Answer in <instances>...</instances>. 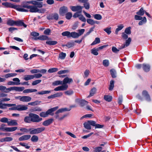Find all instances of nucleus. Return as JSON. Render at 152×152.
<instances>
[{"label":"nucleus","instance_id":"obj_1","mask_svg":"<svg viewBox=\"0 0 152 152\" xmlns=\"http://www.w3.org/2000/svg\"><path fill=\"white\" fill-rule=\"evenodd\" d=\"M73 82L72 78L68 77L65 78L63 81V85L55 88L54 90L56 91H63L66 90L68 88L67 84H70Z\"/></svg>","mask_w":152,"mask_h":152},{"label":"nucleus","instance_id":"obj_2","mask_svg":"<svg viewBox=\"0 0 152 152\" xmlns=\"http://www.w3.org/2000/svg\"><path fill=\"white\" fill-rule=\"evenodd\" d=\"M2 5L6 7H10L15 9L17 10L22 12H28V11L23 9L20 5H15L12 4L8 2L2 3Z\"/></svg>","mask_w":152,"mask_h":152},{"label":"nucleus","instance_id":"obj_3","mask_svg":"<svg viewBox=\"0 0 152 152\" xmlns=\"http://www.w3.org/2000/svg\"><path fill=\"white\" fill-rule=\"evenodd\" d=\"M15 104V105L12 106V107L9 109L10 110H15L18 111H23L25 110L28 109L27 106L23 105H16L15 104Z\"/></svg>","mask_w":152,"mask_h":152},{"label":"nucleus","instance_id":"obj_4","mask_svg":"<svg viewBox=\"0 0 152 152\" xmlns=\"http://www.w3.org/2000/svg\"><path fill=\"white\" fill-rule=\"evenodd\" d=\"M22 7L23 9L26 8L29 9V10H28V12L29 11L31 12H38V8H39L37 5L31 6L27 5H23Z\"/></svg>","mask_w":152,"mask_h":152},{"label":"nucleus","instance_id":"obj_5","mask_svg":"<svg viewBox=\"0 0 152 152\" xmlns=\"http://www.w3.org/2000/svg\"><path fill=\"white\" fill-rule=\"evenodd\" d=\"M29 115L31 118V121L33 122L38 123L41 121L42 119L39 116L35 114L30 113Z\"/></svg>","mask_w":152,"mask_h":152},{"label":"nucleus","instance_id":"obj_6","mask_svg":"<svg viewBox=\"0 0 152 152\" xmlns=\"http://www.w3.org/2000/svg\"><path fill=\"white\" fill-rule=\"evenodd\" d=\"M85 30L84 29H80L78 30V33L75 32H72L70 33V37L73 38H77L82 35L84 32Z\"/></svg>","mask_w":152,"mask_h":152},{"label":"nucleus","instance_id":"obj_7","mask_svg":"<svg viewBox=\"0 0 152 152\" xmlns=\"http://www.w3.org/2000/svg\"><path fill=\"white\" fill-rule=\"evenodd\" d=\"M15 99H19L20 101L23 102H28L31 100V98L27 96H15Z\"/></svg>","mask_w":152,"mask_h":152},{"label":"nucleus","instance_id":"obj_8","mask_svg":"<svg viewBox=\"0 0 152 152\" xmlns=\"http://www.w3.org/2000/svg\"><path fill=\"white\" fill-rule=\"evenodd\" d=\"M71 10L73 12H77L81 13L82 12V9L84 7L77 5L76 6H70Z\"/></svg>","mask_w":152,"mask_h":152},{"label":"nucleus","instance_id":"obj_9","mask_svg":"<svg viewBox=\"0 0 152 152\" xmlns=\"http://www.w3.org/2000/svg\"><path fill=\"white\" fill-rule=\"evenodd\" d=\"M95 122L93 121H88L87 122H85L83 124V125L84 127L88 129H91V125L93 126L94 125Z\"/></svg>","mask_w":152,"mask_h":152},{"label":"nucleus","instance_id":"obj_10","mask_svg":"<svg viewBox=\"0 0 152 152\" xmlns=\"http://www.w3.org/2000/svg\"><path fill=\"white\" fill-rule=\"evenodd\" d=\"M45 127H40L35 129L30 132V134H36L41 133L45 130Z\"/></svg>","mask_w":152,"mask_h":152},{"label":"nucleus","instance_id":"obj_11","mask_svg":"<svg viewBox=\"0 0 152 152\" xmlns=\"http://www.w3.org/2000/svg\"><path fill=\"white\" fill-rule=\"evenodd\" d=\"M142 95L143 97L146 101L148 102L151 101V99L150 96L147 91L145 90L143 91L142 92Z\"/></svg>","mask_w":152,"mask_h":152},{"label":"nucleus","instance_id":"obj_12","mask_svg":"<svg viewBox=\"0 0 152 152\" xmlns=\"http://www.w3.org/2000/svg\"><path fill=\"white\" fill-rule=\"evenodd\" d=\"M26 3L31 4L34 5H37L39 8H42L43 6V3L41 2H38L36 1H31L26 2Z\"/></svg>","mask_w":152,"mask_h":152},{"label":"nucleus","instance_id":"obj_13","mask_svg":"<svg viewBox=\"0 0 152 152\" xmlns=\"http://www.w3.org/2000/svg\"><path fill=\"white\" fill-rule=\"evenodd\" d=\"M68 11V8L66 6H63L61 7L59 10V13L62 16H64Z\"/></svg>","mask_w":152,"mask_h":152},{"label":"nucleus","instance_id":"obj_14","mask_svg":"<svg viewBox=\"0 0 152 152\" xmlns=\"http://www.w3.org/2000/svg\"><path fill=\"white\" fill-rule=\"evenodd\" d=\"M131 41V38L130 37L128 39L126 40L125 43L121 46L119 49H121L128 46L129 45Z\"/></svg>","mask_w":152,"mask_h":152},{"label":"nucleus","instance_id":"obj_15","mask_svg":"<svg viewBox=\"0 0 152 152\" xmlns=\"http://www.w3.org/2000/svg\"><path fill=\"white\" fill-rule=\"evenodd\" d=\"M76 102L81 107L84 106L85 105H87L88 103V102L87 101L84 99H77L76 100Z\"/></svg>","mask_w":152,"mask_h":152},{"label":"nucleus","instance_id":"obj_16","mask_svg":"<svg viewBox=\"0 0 152 152\" xmlns=\"http://www.w3.org/2000/svg\"><path fill=\"white\" fill-rule=\"evenodd\" d=\"M58 106L51 108L50 109H49L47 110V111H46L47 113V114L48 115H51L53 116V113H52L53 112L55 111L56 110H57L58 108Z\"/></svg>","mask_w":152,"mask_h":152},{"label":"nucleus","instance_id":"obj_17","mask_svg":"<svg viewBox=\"0 0 152 152\" xmlns=\"http://www.w3.org/2000/svg\"><path fill=\"white\" fill-rule=\"evenodd\" d=\"M62 95L63 94L62 92L57 93L55 94L48 96V99H53L56 97H61Z\"/></svg>","mask_w":152,"mask_h":152},{"label":"nucleus","instance_id":"obj_18","mask_svg":"<svg viewBox=\"0 0 152 152\" xmlns=\"http://www.w3.org/2000/svg\"><path fill=\"white\" fill-rule=\"evenodd\" d=\"M31 137V136L29 135H24L20 137L18 139V140L19 141L26 140L29 139Z\"/></svg>","mask_w":152,"mask_h":152},{"label":"nucleus","instance_id":"obj_19","mask_svg":"<svg viewBox=\"0 0 152 152\" xmlns=\"http://www.w3.org/2000/svg\"><path fill=\"white\" fill-rule=\"evenodd\" d=\"M142 68L143 70L146 72H149L150 69V66L149 65L146 64H142Z\"/></svg>","mask_w":152,"mask_h":152},{"label":"nucleus","instance_id":"obj_20","mask_svg":"<svg viewBox=\"0 0 152 152\" xmlns=\"http://www.w3.org/2000/svg\"><path fill=\"white\" fill-rule=\"evenodd\" d=\"M53 121V118H50L44 121L42 123V125L45 126H48L52 124Z\"/></svg>","mask_w":152,"mask_h":152},{"label":"nucleus","instance_id":"obj_21","mask_svg":"<svg viewBox=\"0 0 152 152\" xmlns=\"http://www.w3.org/2000/svg\"><path fill=\"white\" fill-rule=\"evenodd\" d=\"M25 88L23 87H11V91L15 90L17 91H21L23 90Z\"/></svg>","mask_w":152,"mask_h":152},{"label":"nucleus","instance_id":"obj_22","mask_svg":"<svg viewBox=\"0 0 152 152\" xmlns=\"http://www.w3.org/2000/svg\"><path fill=\"white\" fill-rule=\"evenodd\" d=\"M11 87L7 88L5 86H1V91L6 93H8L11 91Z\"/></svg>","mask_w":152,"mask_h":152},{"label":"nucleus","instance_id":"obj_23","mask_svg":"<svg viewBox=\"0 0 152 152\" xmlns=\"http://www.w3.org/2000/svg\"><path fill=\"white\" fill-rule=\"evenodd\" d=\"M15 105V104H2L1 103V108L5 109L7 107H10Z\"/></svg>","mask_w":152,"mask_h":152},{"label":"nucleus","instance_id":"obj_24","mask_svg":"<svg viewBox=\"0 0 152 152\" xmlns=\"http://www.w3.org/2000/svg\"><path fill=\"white\" fill-rule=\"evenodd\" d=\"M8 125L9 126H16L18 124L16 120L11 119L8 121Z\"/></svg>","mask_w":152,"mask_h":152},{"label":"nucleus","instance_id":"obj_25","mask_svg":"<svg viewBox=\"0 0 152 152\" xmlns=\"http://www.w3.org/2000/svg\"><path fill=\"white\" fill-rule=\"evenodd\" d=\"M15 25L17 26H23L25 28H26L27 27V25L21 20L16 21Z\"/></svg>","mask_w":152,"mask_h":152},{"label":"nucleus","instance_id":"obj_26","mask_svg":"<svg viewBox=\"0 0 152 152\" xmlns=\"http://www.w3.org/2000/svg\"><path fill=\"white\" fill-rule=\"evenodd\" d=\"M37 91V90L36 89H28L24 90L23 91V93H32L35 92Z\"/></svg>","mask_w":152,"mask_h":152},{"label":"nucleus","instance_id":"obj_27","mask_svg":"<svg viewBox=\"0 0 152 152\" xmlns=\"http://www.w3.org/2000/svg\"><path fill=\"white\" fill-rule=\"evenodd\" d=\"M71 110L70 109H68L66 108H62L58 110L56 112V113H62L66 111H69Z\"/></svg>","mask_w":152,"mask_h":152},{"label":"nucleus","instance_id":"obj_28","mask_svg":"<svg viewBox=\"0 0 152 152\" xmlns=\"http://www.w3.org/2000/svg\"><path fill=\"white\" fill-rule=\"evenodd\" d=\"M96 89L95 88H92L90 91L89 95L88 96V97L92 96L94 95L96 93Z\"/></svg>","mask_w":152,"mask_h":152},{"label":"nucleus","instance_id":"obj_29","mask_svg":"<svg viewBox=\"0 0 152 152\" xmlns=\"http://www.w3.org/2000/svg\"><path fill=\"white\" fill-rule=\"evenodd\" d=\"M13 140V138L11 137H7L1 139V142H10Z\"/></svg>","mask_w":152,"mask_h":152},{"label":"nucleus","instance_id":"obj_30","mask_svg":"<svg viewBox=\"0 0 152 152\" xmlns=\"http://www.w3.org/2000/svg\"><path fill=\"white\" fill-rule=\"evenodd\" d=\"M51 92L50 91H42L38 92L36 93L37 94L43 95L46 94H48Z\"/></svg>","mask_w":152,"mask_h":152},{"label":"nucleus","instance_id":"obj_31","mask_svg":"<svg viewBox=\"0 0 152 152\" xmlns=\"http://www.w3.org/2000/svg\"><path fill=\"white\" fill-rule=\"evenodd\" d=\"M33 76L32 75H27L24 76V80L26 81L33 79Z\"/></svg>","mask_w":152,"mask_h":152},{"label":"nucleus","instance_id":"obj_32","mask_svg":"<svg viewBox=\"0 0 152 152\" xmlns=\"http://www.w3.org/2000/svg\"><path fill=\"white\" fill-rule=\"evenodd\" d=\"M36 39H38L41 40H49V38L48 36L45 35H42L39 36L37 38H36Z\"/></svg>","mask_w":152,"mask_h":152},{"label":"nucleus","instance_id":"obj_33","mask_svg":"<svg viewBox=\"0 0 152 152\" xmlns=\"http://www.w3.org/2000/svg\"><path fill=\"white\" fill-rule=\"evenodd\" d=\"M117 26L118 28L116 29L115 31V34H117L118 31L121 30L124 27L123 24H120L118 25Z\"/></svg>","mask_w":152,"mask_h":152},{"label":"nucleus","instance_id":"obj_34","mask_svg":"<svg viewBox=\"0 0 152 152\" xmlns=\"http://www.w3.org/2000/svg\"><path fill=\"white\" fill-rule=\"evenodd\" d=\"M46 43L50 45H56L58 42L56 41H47Z\"/></svg>","mask_w":152,"mask_h":152},{"label":"nucleus","instance_id":"obj_35","mask_svg":"<svg viewBox=\"0 0 152 152\" xmlns=\"http://www.w3.org/2000/svg\"><path fill=\"white\" fill-rule=\"evenodd\" d=\"M98 51L97 48H94L91 50V53L94 55L97 56L98 54Z\"/></svg>","mask_w":152,"mask_h":152},{"label":"nucleus","instance_id":"obj_36","mask_svg":"<svg viewBox=\"0 0 152 152\" xmlns=\"http://www.w3.org/2000/svg\"><path fill=\"white\" fill-rule=\"evenodd\" d=\"M110 72L112 77L115 78L116 77V72L114 69H111Z\"/></svg>","mask_w":152,"mask_h":152},{"label":"nucleus","instance_id":"obj_37","mask_svg":"<svg viewBox=\"0 0 152 152\" xmlns=\"http://www.w3.org/2000/svg\"><path fill=\"white\" fill-rule=\"evenodd\" d=\"M145 12L143 8L142 7L139 11L136 12V14L142 16L144 15Z\"/></svg>","mask_w":152,"mask_h":152},{"label":"nucleus","instance_id":"obj_38","mask_svg":"<svg viewBox=\"0 0 152 152\" xmlns=\"http://www.w3.org/2000/svg\"><path fill=\"white\" fill-rule=\"evenodd\" d=\"M71 32L69 31H65L63 32L61 34L63 36H66L67 37H70Z\"/></svg>","mask_w":152,"mask_h":152},{"label":"nucleus","instance_id":"obj_39","mask_svg":"<svg viewBox=\"0 0 152 152\" xmlns=\"http://www.w3.org/2000/svg\"><path fill=\"white\" fill-rule=\"evenodd\" d=\"M104 99L106 101L110 102L112 100V97L109 95H105L104 96Z\"/></svg>","mask_w":152,"mask_h":152},{"label":"nucleus","instance_id":"obj_40","mask_svg":"<svg viewBox=\"0 0 152 152\" xmlns=\"http://www.w3.org/2000/svg\"><path fill=\"white\" fill-rule=\"evenodd\" d=\"M100 39L99 37H96L95 40L91 44V45H93L100 42Z\"/></svg>","mask_w":152,"mask_h":152},{"label":"nucleus","instance_id":"obj_41","mask_svg":"<svg viewBox=\"0 0 152 152\" xmlns=\"http://www.w3.org/2000/svg\"><path fill=\"white\" fill-rule=\"evenodd\" d=\"M17 75L16 73H8L5 75L4 76V77L6 78H8L9 77H13L16 76Z\"/></svg>","mask_w":152,"mask_h":152},{"label":"nucleus","instance_id":"obj_42","mask_svg":"<svg viewBox=\"0 0 152 152\" xmlns=\"http://www.w3.org/2000/svg\"><path fill=\"white\" fill-rule=\"evenodd\" d=\"M39 140L38 137L36 135H33L31 137V140L32 142H36Z\"/></svg>","mask_w":152,"mask_h":152},{"label":"nucleus","instance_id":"obj_43","mask_svg":"<svg viewBox=\"0 0 152 152\" xmlns=\"http://www.w3.org/2000/svg\"><path fill=\"white\" fill-rule=\"evenodd\" d=\"M140 21L138 23V24L140 26L146 23L147 19L145 17H144L142 20Z\"/></svg>","mask_w":152,"mask_h":152},{"label":"nucleus","instance_id":"obj_44","mask_svg":"<svg viewBox=\"0 0 152 152\" xmlns=\"http://www.w3.org/2000/svg\"><path fill=\"white\" fill-rule=\"evenodd\" d=\"M15 21L12 20H10L7 22V24L10 26L15 25Z\"/></svg>","mask_w":152,"mask_h":152},{"label":"nucleus","instance_id":"obj_45","mask_svg":"<svg viewBox=\"0 0 152 152\" xmlns=\"http://www.w3.org/2000/svg\"><path fill=\"white\" fill-rule=\"evenodd\" d=\"M75 45V43L74 42H69L65 45V46L69 48H71V47H73Z\"/></svg>","mask_w":152,"mask_h":152},{"label":"nucleus","instance_id":"obj_46","mask_svg":"<svg viewBox=\"0 0 152 152\" xmlns=\"http://www.w3.org/2000/svg\"><path fill=\"white\" fill-rule=\"evenodd\" d=\"M114 82L113 80H111L110 81V86L109 88L110 90L111 91L113 89L114 87Z\"/></svg>","mask_w":152,"mask_h":152},{"label":"nucleus","instance_id":"obj_47","mask_svg":"<svg viewBox=\"0 0 152 152\" xmlns=\"http://www.w3.org/2000/svg\"><path fill=\"white\" fill-rule=\"evenodd\" d=\"M63 85V81L57 80L53 83V85L54 86H58V85Z\"/></svg>","mask_w":152,"mask_h":152},{"label":"nucleus","instance_id":"obj_48","mask_svg":"<svg viewBox=\"0 0 152 152\" xmlns=\"http://www.w3.org/2000/svg\"><path fill=\"white\" fill-rule=\"evenodd\" d=\"M40 102H39L38 101H36L34 102L28 103V104L31 106H35L39 104Z\"/></svg>","mask_w":152,"mask_h":152},{"label":"nucleus","instance_id":"obj_49","mask_svg":"<svg viewBox=\"0 0 152 152\" xmlns=\"http://www.w3.org/2000/svg\"><path fill=\"white\" fill-rule=\"evenodd\" d=\"M58 70V68H53L50 69L48 70V72L49 73H53L56 72Z\"/></svg>","mask_w":152,"mask_h":152},{"label":"nucleus","instance_id":"obj_50","mask_svg":"<svg viewBox=\"0 0 152 152\" xmlns=\"http://www.w3.org/2000/svg\"><path fill=\"white\" fill-rule=\"evenodd\" d=\"M66 18L68 20L70 19L72 17V13L71 12L67 13L66 15Z\"/></svg>","mask_w":152,"mask_h":152},{"label":"nucleus","instance_id":"obj_51","mask_svg":"<svg viewBox=\"0 0 152 152\" xmlns=\"http://www.w3.org/2000/svg\"><path fill=\"white\" fill-rule=\"evenodd\" d=\"M94 18L97 20H101L102 19V16L99 14H96L94 15Z\"/></svg>","mask_w":152,"mask_h":152},{"label":"nucleus","instance_id":"obj_52","mask_svg":"<svg viewBox=\"0 0 152 152\" xmlns=\"http://www.w3.org/2000/svg\"><path fill=\"white\" fill-rule=\"evenodd\" d=\"M24 121L27 123H30L31 121V118L30 116L25 117L24 119Z\"/></svg>","mask_w":152,"mask_h":152},{"label":"nucleus","instance_id":"obj_53","mask_svg":"<svg viewBox=\"0 0 152 152\" xmlns=\"http://www.w3.org/2000/svg\"><path fill=\"white\" fill-rule=\"evenodd\" d=\"M39 115L40 117L43 118L47 117L48 116L47 112H42L40 113L39 114Z\"/></svg>","mask_w":152,"mask_h":152},{"label":"nucleus","instance_id":"obj_54","mask_svg":"<svg viewBox=\"0 0 152 152\" xmlns=\"http://www.w3.org/2000/svg\"><path fill=\"white\" fill-rule=\"evenodd\" d=\"M87 22L89 24L91 25L94 24V21L91 19H87L86 20Z\"/></svg>","mask_w":152,"mask_h":152},{"label":"nucleus","instance_id":"obj_55","mask_svg":"<svg viewBox=\"0 0 152 152\" xmlns=\"http://www.w3.org/2000/svg\"><path fill=\"white\" fill-rule=\"evenodd\" d=\"M18 128L17 127H8V132H12L16 130Z\"/></svg>","mask_w":152,"mask_h":152},{"label":"nucleus","instance_id":"obj_56","mask_svg":"<svg viewBox=\"0 0 152 152\" xmlns=\"http://www.w3.org/2000/svg\"><path fill=\"white\" fill-rule=\"evenodd\" d=\"M103 65L106 67L108 66L109 64V61L108 60H104L103 61Z\"/></svg>","mask_w":152,"mask_h":152},{"label":"nucleus","instance_id":"obj_57","mask_svg":"<svg viewBox=\"0 0 152 152\" xmlns=\"http://www.w3.org/2000/svg\"><path fill=\"white\" fill-rule=\"evenodd\" d=\"M131 28L130 27L126 28L125 30L124 33H126L127 34H130L131 33Z\"/></svg>","mask_w":152,"mask_h":152},{"label":"nucleus","instance_id":"obj_58","mask_svg":"<svg viewBox=\"0 0 152 152\" xmlns=\"http://www.w3.org/2000/svg\"><path fill=\"white\" fill-rule=\"evenodd\" d=\"M66 56V54L65 53L63 52H61L59 54V58L62 59H64Z\"/></svg>","mask_w":152,"mask_h":152},{"label":"nucleus","instance_id":"obj_59","mask_svg":"<svg viewBox=\"0 0 152 152\" xmlns=\"http://www.w3.org/2000/svg\"><path fill=\"white\" fill-rule=\"evenodd\" d=\"M41 81L42 80H38L34 81L32 82V86L36 85L37 84L40 83L41 82Z\"/></svg>","mask_w":152,"mask_h":152},{"label":"nucleus","instance_id":"obj_60","mask_svg":"<svg viewBox=\"0 0 152 152\" xmlns=\"http://www.w3.org/2000/svg\"><path fill=\"white\" fill-rule=\"evenodd\" d=\"M111 27L107 28L104 29V30L109 35L111 32Z\"/></svg>","mask_w":152,"mask_h":152},{"label":"nucleus","instance_id":"obj_61","mask_svg":"<svg viewBox=\"0 0 152 152\" xmlns=\"http://www.w3.org/2000/svg\"><path fill=\"white\" fill-rule=\"evenodd\" d=\"M94 122H95L94 125L93 126H95V129L101 128L103 127V125L96 124V122L94 121Z\"/></svg>","mask_w":152,"mask_h":152},{"label":"nucleus","instance_id":"obj_62","mask_svg":"<svg viewBox=\"0 0 152 152\" xmlns=\"http://www.w3.org/2000/svg\"><path fill=\"white\" fill-rule=\"evenodd\" d=\"M8 119L7 118H1V122L5 123H7L8 124Z\"/></svg>","mask_w":152,"mask_h":152},{"label":"nucleus","instance_id":"obj_63","mask_svg":"<svg viewBox=\"0 0 152 152\" xmlns=\"http://www.w3.org/2000/svg\"><path fill=\"white\" fill-rule=\"evenodd\" d=\"M19 144L25 147L26 149H29L30 148V146H28L27 144L24 142H20Z\"/></svg>","mask_w":152,"mask_h":152},{"label":"nucleus","instance_id":"obj_64","mask_svg":"<svg viewBox=\"0 0 152 152\" xmlns=\"http://www.w3.org/2000/svg\"><path fill=\"white\" fill-rule=\"evenodd\" d=\"M84 7L86 10H88L90 8V4L88 2L84 3L83 4Z\"/></svg>","mask_w":152,"mask_h":152}]
</instances>
